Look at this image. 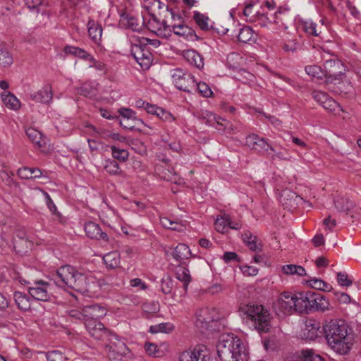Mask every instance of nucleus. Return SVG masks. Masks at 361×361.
Listing matches in <instances>:
<instances>
[{"label": "nucleus", "mask_w": 361, "mask_h": 361, "mask_svg": "<svg viewBox=\"0 0 361 361\" xmlns=\"http://www.w3.org/2000/svg\"><path fill=\"white\" fill-rule=\"evenodd\" d=\"M163 29L162 22L160 23L154 16L153 17V21H149L148 29L154 31L153 29L157 28V35L164 36V31L161 32L159 31V28Z\"/></svg>", "instance_id": "e2e57ef3"}, {"label": "nucleus", "mask_w": 361, "mask_h": 361, "mask_svg": "<svg viewBox=\"0 0 361 361\" xmlns=\"http://www.w3.org/2000/svg\"><path fill=\"white\" fill-rule=\"evenodd\" d=\"M322 281H323V280H322V279L312 278V279L305 281V284L312 288L320 290L322 288Z\"/></svg>", "instance_id": "0e129e2a"}, {"label": "nucleus", "mask_w": 361, "mask_h": 361, "mask_svg": "<svg viewBox=\"0 0 361 361\" xmlns=\"http://www.w3.org/2000/svg\"><path fill=\"white\" fill-rule=\"evenodd\" d=\"M298 293H282L276 303V307L282 313L290 314L299 312V297Z\"/></svg>", "instance_id": "9d476101"}, {"label": "nucleus", "mask_w": 361, "mask_h": 361, "mask_svg": "<svg viewBox=\"0 0 361 361\" xmlns=\"http://www.w3.org/2000/svg\"><path fill=\"white\" fill-rule=\"evenodd\" d=\"M184 56L190 63L197 68H202L204 66L203 57L195 50L187 51Z\"/></svg>", "instance_id": "473e14b6"}, {"label": "nucleus", "mask_w": 361, "mask_h": 361, "mask_svg": "<svg viewBox=\"0 0 361 361\" xmlns=\"http://www.w3.org/2000/svg\"><path fill=\"white\" fill-rule=\"evenodd\" d=\"M302 27L303 31L309 35L318 37L320 34V32L317 31V24L312 20H303L302 22Z\"/></svg>", "instance_id": "ea45409f"}, {"label": "nucleus", "mask_w": 361, "mask_h": 361, "mask_svg": "<svg viewBox=\"0 0 361 361\" xmlns=\"http://www.w3.org/2000/svg\"><path fill=\"white\" fill-rule=\"evenodd\" d=\"M324 71L326 74L325 82L326 84L335 83L338 84L337 90L333 89L332 90L336 93H347L350 91L351 87L349 85L348 81V87L345 90H343L341 86L344 85V82H341L342 76L344 75L345 68L343 63L336 59L326 60L324 64Z\"/></svg>", "instance_id": "39448f33"}, {"label": "nucleus", "mask_w": 361, "mask_h": 361, "mask_svg": "<svg viewBox=\"0 0 361 361\" xmlns=\"http://www.w3.org/2000/svg\"><path fill=\"white\" fill-rule=\"evenodd\" d=\"M174 329V326L171 323H161L158 325L152 326L150 327V331L152 333H169L172 331Z\"/></svg>", "instance_id": "49530a36"}, {"label": "nucleus", "mask_w": 361, "mask_h": 361, "mask_svg": "<svg viewBox=\"0 0 361 361\" xmlns=\"http://www.w3.org/2000/svg\"><path fill=\"white\" fill-rule=\"evenodd\" d=\"M245 142L246 145L250 149L261 154L270 155L271 152H275V149L267 142L266 139L259 137L257 134L247 135Z\"/></svg>", "instance_id": "4468645a"}, {"label": "nucleus", "mask_w": 361, "mask_h": 361, "mask_svg": "<svg viewBox=\"0 0 361 361\" xmlns=\"http://www.w3.org/2000/svg\"><path fill=\"white\" fill-rule=\"evenodd\" d=\"M338 106V104L332 97H329L322 106L329 111H334Z\"/></svg>", "instance_id": "052dcab7"}, {"label": "nucleus", "mask_w": 361, "mask_h": 361, "mask_svg": "<svg viewBox=\"0 0 361 361\" xmlns=\"http://www.w3.org/2000/svg\"><path fill=\"white\" fill-rule=\"evenodd\" d=\"M239 313L244 323L259 334L267 333L271 328V315L264 306L248 303L241 305Z\"/></svg>", "instance_id": "7ed1b4c3"}, {"label": "nucleus", "mask_w": 361, "mask_h": 361, "mask_svg": "<svg viewBox=\"0 0 361 361\" xmlns=\"http://www.w3.org/2000/svg\"><path fill=\"white\" fill-rule=\"evenodd\" d=\"M300 47V44L297 39H292L286 41L283 46V49L286 52H295Z\"/></svg>", "instance_id": "09e8293b"}, {"label": "nucleus", "mask_w": 361, "mask_h": 361, "mask_svg": "<svg viewBox=\"0 0 361 361\" xmlns=\"http://www.w3.org/2000/svg\"><path fill=\"white\" fill-rule=\"evenodd\" d=\"M305 70L307 75H311L313 78H316L317 79H326V74L324 69H322L321 67L318 66H307Z\"/></svg>", "instance_id": "58836bf2"}, {"label": "nucleus", "mask_w": 361, "mask_h": 361, "mask_svg": "<svg viewBox=\"0 0 361 361\" xmlns=\"http://www.w3.org/2000/svg\"><path fill=\"white\" fill-rule=\"evenodd\" d=\"M103 260L107 268L115 269L119 266L120 255L116 251L110 252L104 256Z\"/></svg>", "instance_id": "72a5a7b5"}, {"label": "nucleus", "mask_w": 361, "mask_h": 361, "mask_svg": "<svg viewBox=\"0 0 361 361\" xmlns=\"http://www.w3.org/2000/svg\"><path fill=\"white\" fill-rule=\"evenodd\" d=\"M163 29L161 27L159 29V32L164 31V36H170L173 32L175 35L183 37L185 39L192 38L193 36H196L195 31L190 27L184 25L181 23H172L169 25L166 19L162 20Z\"/></svg>", "instance_id": "ddd939ff"}, {"label": "nucleus", "mask_w": 361, "mask_h": 361, "mask_svg": "<svg viewBox=\"0 0 361 361\" xmlns=\"http://www.w3.org/2000/svg\"><path fill=\"white\" fill-rule=\"evenodd\" d=\"M107 313L106 307L100 304H92L84 307V314L86 320H99Z\"/></svg>", "instance_id": "412c9836"}, {"label": "nucleus", "mask_w": 361, "mask_h": 361, "mask_svg": "<svg viewBox=\"0 0 361 361\" xmlns=\"http://www.w3.org/2000/svg\"><path fill=\"white\" fill-rule=\"evenodd\" d=\"M314 99L319 103L321 106L329 99V96L324 92L319 90H314L312 92Z\"/></svg>", "instance_id": "6e6d98bb"}, {"label": "nucleus", "mask_w": 361, "mask_h": 361, "mask_svg": "<svg viewBox=\"0 0 361 361\" xmlns=\"http://www.w3.org/2000/svg\"><path fill=\"white\" fill-rule=\"evenodd\" d=\"M157 116L163 121L168 123H172L175 121L173 116L169 111H166L163 108L158 109Z\"/></svg>", "instance_id": "864d4df0"}, {"label": "nucleus", "mask_w": 361, "mask_h": 361, "mask_svg": "<svg viewBox=\"0 0 361 361\" xmlns=\"http://www.w3.org/2000/svg\"><path fill=\"white\" fill-rule=\"evenodd\" d=\"M119 114L123 117L122 120H133L136 113L128 108H121L118 110Z\"/></svg>", "instance_id": "680f3d73"}, {"label": "nucleus", "mask_w": 361, "mask_h": 361, "mask_svg": "<svg viewBox=\"0 0 361 361\" xmlns=\"http://www.w3.org/2000/svg\"><path fill=\"white\" fill-rule=\"evenodd\" d=\"M21 283L30 285L27 288L28 293L35 300H40L43 302L49 301L52 297L51 293L49 292L50 284L49 283L43 280L33 281L30 282L25 280L20 281Z\"/></svg>", "instance_id": "1a4fd4ad"}, {"label": "nucleus", "mask_w": 361, "mask_h": 361, "mask_svg": "<svg viewBox=\"0 0 361 361\" xmlns=\"http://www.w3.org/2000/svg\"><path fill=\"white\" fill-rule=\"evenodd\" d=\"M179 361H210L209 353L206 346L198 345L192 350L182 352L179 355Z\"/></svg>", "instance_id": "2eb2a0df"}, {"label": "nucleus", "mask_w": 361, "mask_h": 361, "mask_svg": "<svg viewBox=\"0 0 361 361\" xmlns=\"http://www.w3.org/2000/svg\"><path fill=\"white\" fill-rule=\"evenodd\" d=\"M97 84L94 82H86L78 89V93L85 97L92 95L96 90Z\"/></svg>", "instance_id": "4c0bfd02"}, {"label": "nucleus", "mask_w": 361, "mask_h": 361, "mask_svg": "<svg viewBox=\"0 0 361 361\" xmlns=\"http://www.w3.org/2000/svg\"><path fill=\"white\" fill-rule=\"evenodd\" d=\"M18 176L21 179H35L42 175V172L38 168L23 167L18 170Z\"/></svg>", "instance_id": "c85d7f7f"}, {"label": "nucleus", "mask_w": 361, "mask_h": 361, "mask_svg": "<svg viewBox=\"0 0 361 361\" xmlns=\"http://www.w3.org/2000/svg\"><path fill=\"white\" fill-rule=\"evenodd\" d=\"M221 361H247L248 353L242 341L233 334L221 335L216 345Z\"/></svg>", "instance_id": "20e7f679"}, {"label": "nucleus", "mask_w": 361, "mask_h": 361, "mask_svg": "<svg viewBox=\"0 0 361 361\" xmlns=\"http://www.w3.org/2000/svg\"><path fill=\"white\" fill-rule=\"evenodd\" d=\"M63 51L66 54L73 55L79 59L86 61H93V56L87 52L85 49L78 47L66 45L63 48Z\"/></svg>", "instance_id": "a878e982"}, {"label": "nucleus", "mask_w": 361, "mask_h": 361, "mask_svg": "<svg viewBox=\"0 0 361 361\" xmlns=\"http://www.w3.org/2000/svg\"><path fill=\"white\" fill-rule=\"evenodd\" d=\"M167 11L169 13L171 16V18L172 20V23H178L177 21L179 23L182 22V16L180 13H176L173 8H169L167 7Z\"/></svg>", "instance_id": "69168bd1"}, {"label": "nucleus", "mask_w": 361, "mask_h": 361, "mask_svg": "<svg viewBox=\"0 0 361 361\" xmlns=\"http://www.w3.org/2000/svg\"><path fill=\"white\" fill-rule=\"evenodd\" d=\"M105 349L111 360L118 361L130 354L124 339L111 332L105 341Z\"/></svg>", "instance_id": "6e6552de"}, {"label": "nucleus", "mask_w": 361, "mask_h": 361, "mask_svg": "<svg viewBox=\"0 0 361 361\" xmlns=\"http://www.w3.org/2000/svg\"><path fill=\"white\" fill-rule=\"evenodd\" d=\"M26 135L30 141L37 147L40 148L44 144L42 140V135L37 130L30 128L26 130Z\"/></svg>", "instance_id": "f704fd0d"}, {"label": "nucleus", "mask_w": 361, "mask_h": 361, "mask_svg": "<svg viewBox=\"0 0 361 361\" xmlns=\"http://www.w3.org/2000/svg\"><path fill=\"white\" fill-rule=\"evenodd\" d=\"M323 335L328 345L340 355L348 354L353 346L348 326L342 320H331L323 324Z\"/></svg>", "instance_id": "f03ea898"}, {"label": "nucleus", "mask_w": 361, "mask_h": 361, "mask_svg": "<svg viewBox=\"0 0 361 361\" xmlns=\"http://www.w3.org/2000/svg\"><path fill=\"white\" fill-rule=\"evenodd\" d=\"M130 52L137 63L143 68L148 69L152 63L153 55L149 51L147 44H132Z\"/></svg>", "instance_id": "f8f14e48"}, {"label": "nucleus", "mask_w": 361, "mask_h": 361, "mask_svg": "<svg viewBox=\"0 0 361 361\" xmlns=\"http://www.w3.org/2000/svg\"><path fill=\"white\" fill-rule=\"evenodd\" d=\"M334 294L340 302L347 304L350 302V298L347 293H341V292H335Z\"/></svg>", "instance_id": "338daca9"}, {"label": "nucleus", "mask_w": 361, "mask_h": 361, "mask_svg": "<svg viewBox=\"0 0 361 361\" xmlns=\"http://www.w3.org/2000/svg\"><path fill=\"white\" fill-rule=\"evenodd\" d=\"M68 314L71 318L75 319L78 321H83L84 322L86 321V317L84 314V307L82 310H79L77 309H72L68 312Z\"/></svg>", "instance_id": "4d7b16f0"}, {"label": "nucleus", "mask_w": 361, "mask_h": 361, "mask_svg": "<svg viewBox=\"0 0 361 361\" xmlns=\"http://www.w3.org/2000/svg\"><path fill=\"white\" fill-rule=\"evenodd\" d=\"M94 277L87 271H82L71 265L60 267L52 275L54 283L63 288H70L75 291L85 293L94 283Z\"/></svg>", "instance_id": "f257e3e1"}, {"label": "nucleus", "mask_w": 361, "mask_h": 361, "mask_svg": "<svg viewBox=\"0 0 361 361\" xmlns=\"http://www.w3.org/2000/svg\"><path fill=\"white\" fill-rule=\"evenodd\" d=\"M299 312H309L312 310L322 312L329 309V303L320 293L312 291L298 293Z\"/></svg>", "instance_id": "423d86ee"}, {"label": "nucleus", "mask_w": 361, "mask_h": 361, "mask_svg": "<svg viewBox=\"0 0 361 361\" xmlns=\"http://www.w3.org/2000/svg\"><path fill=\"white\" fill-rule=\"evenodd\" d=\"M334 204L340 212L347 213L353 207V203L348 197L338 196L334 199Z\"/></svg>", "instance_id": "7c9ffc66"}, {"label": "nucleus", "mask_w": 361, "mask_h": 361, "mask_svg": "<svg viewBox=\"0 0 361 361\" xmlns=\"http://www.w3.org/2000/svg\"><path fill=\"white\" fill-rule=\"evenodd\" d=\"M337 281L342 287H349L353 284V280L345 272L337 273Z\"/></svg>", "instance_id": "3c124183"}, {"label": "nucleus", "mask_w": 361, "mask_h": 361, "mask_svg": "<svg viewBox=\"0 0 361 361\" xmlns=\"http://www.w3.org/2000/svg\"><path fill=\"white\" fill-rule=\"evenodd\" d=\"M193 19L202 30H209L210 29L209 25V18L207 16L195 11H194Z\"/></svg>", "instance_id": "c9c22d12"}, {"label": "nucleus", "mask_w": 361, "mask_h": 361, "mask_svg": "<svg viewBox=\"0 0 361 361\" xmlns=\"http://www.w3.org/2000/svg\"><path fill=\"white\" fill-rule=\"evenodd\" d=\"M238 255L233 252H226L223 256V259L226 262H229L231 261H238Z\"/></svg>", "instance_id": "774afa93"}, {"label": "nucleus", "mask_w": 361, "mask_h": 361, "mask_svg": "<svg viewBox=\"0 0 361 361\" xmlns=\"http://www.w3.org/2000/svg\"><path fill=\"white\" fill-rule=\"evenodd\" d=\"M197 116L200 119H201L204 123L209 126H214L215 123L218 125H223L220 121H224V118L216 116L213 113L209 111H200L198 112Z\"/></svg>", "instance_id": "cd10ccee"}, {"label": "nucleus", "mask_w": 361, "mask_h": 361, "mask_svg": "<svg viewBox=\"0 0 361 361\" xmlns=\"http://www.w3.org/2000/svg\"><path fill=\"white\" fill-rule=\"evenodd\" d=\"M259 11L254 9V3L252 1L247 4L243 8V15L246 18V20L249 22H256V17Z\"/></svg>", "instance_id": "e433bc0d"}, {"label": "nucleus", "mask_w": 361, "mask_h": 361, "mask_svg": "<svg viewBox=\"0 0 361 361\" xmlns=\"http://www.w3.org/2000/svg\"><path fill=\"white\" fill-rule=\"evenodd\" d=\"M3 101L6 106L10 107L11 109L17 110L20 108V102L12 94H8L4 98H3Z\"/></svg>", "instance_id": "a18cd8bd"}, {"label": "nucleus", "mask_w": 361, "mask_h": 361, "mask_svg": "<svg viewBox=\"0 0 361 361\" xmlns=\"http://www.w3.org/2000/svg\"><path fill=\"white\" fill-rule=\"evenodd\" d=\"M195 326L202 333L219 331L221 323L216 310L207 307L200 310L196 314Z\"/></svg>", "instance_id": "0eeeda50"}, {"label": "nucleus", "mask_w": 361, "mask_h": 361, "mask_svg": "<svg viewBox=\"0 0 361 361\" xmlns=\"http://www.w3.org/2000/svg\"><path fill=\"white\" fill-rule=\"evenodd\" d=\"M30 97L34 102L49 104L53 98L52 87L49 84L45 85L37 92L30 94Z\"/></svg>", "instance_id": "aec40b11"}, {"label": "nucleus", "mask_w": 361, "mask_h": 361, "mask_svg": "<svg viewBox=\"0 0 361 361\" xmlns=\"http://www.w3.org/2000/svg\"><path fill=\"white\" fill-rule=\"evenodd\" d=\"M175 272L176 279L183 283L184 289L186 290L192 279L186 263H179L175 268Z\"/></svg>", "instance_id": "5701e85b"}, {"label": "nucleus", "mask_w": 361, "mask_h": 361, "mask_svg": "<svg viewBox=\"0 0 361 361\" xmlns=\"http://www.w3.org/2000/svg\"><path fill=\"white\" fill-rule=\"evenodd\" d=\"M13 298L17 307L20 310L27 311L30 310L31 299L25 293L20 291H16L13 293Z\"/></svg>", "instance_id": "bb28decb"}, {"label": "nucleus", "mask_w": 361, "mask_h": 361, "mask_svg": "<svg viewBox=\"0 0 361 361\" xmlns=\"http://www.w3.org/2000/svg\"><path fill=\"white\" fill-rule=\"evenodd\" d=\"M84 230L87 237L103 242H108L107 234L102 231L99 224L93 221H88L84 225Z\"/></svg>", "instance_id": "a211bd4d"}, {"label": "nucleus", "mask_w": 361, "mask_h": 361, "mask_svg": "<svg viewBox=\"0 0 361 361\" xmlns=\"http://www.w3.org/2000/svg\"><path fill=\"white\" fill-rule=\"evenodd\" d=\"M160 222L164 228L174 231H178L180 226L177 221H172L167 217H161Z\"/></svg>", "instance_id": "603ef678"}, {"label": "nucleus", "mask_w": 361, "mask_h": 361, "mask_svg": "<svg viewBox=\"0 0 361 361\" xmlns=\"http://www.w3.org/2000/svg\"><path fill=\"white\" fill-rule=\"evenodd\" d=\"M320 329L319 322L313 319H308L306 321L305 327L302 330L301 336L306 340L314 341L322 334H323V329L321 330Z\"/></svg>", "instance_id": "f3484780"}, {"label": "nucleus", "mask_w": 361, "mask_h": 361, "mask_svg": "<svg viewBox=\"0 0 361 361\" xmlns=\"http://www.w3.org/2000/svg\"><path fill=\"white\" fill-rule=\"evenodd\" d=\"M111 149L114 160L124 162L128 159L129 153L126 149H119L114 145L111 147Z\"/></svg>", "instance_id": "a19ab883"}, {"label": "nucleus", "mask_w": 361, "mask_h": 361, "mask_svg": "<svg viewBox=\"0 0 361 361\" xmlns=\"http://www.w3.org/2000/svg\"><path fill=\"white\" fill-rule=\"evenodd\" d=\"M172 79L175 86L180 90L191 92L196 89L195 80L189 73H185L180 68L172 71Z\"/></svg>", "instance_id": "9b49d317"}, {"label": "nucleus", "mask_w": 361, "mask_h": 361, "mask_svg": "<svg viewBox=\"0 0 361 361\" xmlns=\"http://www.w3.org/2000/svg\"><path fill=\"white\" fill-rule=\"evenodd\" d=\"M120 23L123 27L131 29L133 31L140 32L142 30L143 20L141 22L134 16L126 13L121 16Z\"/></svg>", "instance_id": "b1692460"}, {"label": "nucleus", "mask_w": 361, "mask_h": 361, "mask_svg": "<svg viewBox=\"0 0 361 361\" xmlns=\"http://www.w3.org/2000/svg\"><path fill=\"white\" fill-rule=\"evenodd\" d=\"M104 170L111 176H123L124 173L120 169L118 162L114 159H108L104 164Z\"/></svg>", "instance_id": "c756f323"}, {"label": "nucleus", "mask_w": 361, "mask_h": 361, "mask_svg": "<svg viewBox=\"0 0 361 361\" xmlns=\"http://www.w3.org/2000/svg\"><path fill=\"white\" fill-rule=\"evenodd\" d=\"M172 281L169 277L166 279H162L161 281V290L164 294H169L172 290Z\"/></svg>", "instance_id": "13d9d810"}, {"label": "nucleus", "mask_w": 361, "mask_h": 361, "mask_svg": "<svg viewBox=\"0 0 361 361\" xmlns=\"http://www.w3.org/2000/svg\"><path fill=\"white\" fill-rule=\"evenodd\" d=\"M13 62L11 54L6 49L0 48V66L8 67Z\"/></svg>", "instance_id": "79ce46f5"}, {"label": "nucleus", "mask_w": 361, "mask_h": 361, "mask_svg": "<svg viewBox=\"0 0 361 361\" xmlns=\"http://www.w3.org/2000/svg\"><path fill=\"white\" fill-rule=\"evenodd\" d=\"M284 14V13H282L279 10L276 11L273 15H269L268 13H265L263 11H259L256 16L257 18L255 23H258L262 27L267 26L268 23H274L276 25H283L281 16Z\"/></svg>", "instance_id": "6ab92c4d"}, {"label": "nucleus", "mask_w": 361, "mask_h": 361, "mask_svg": "<svg viewBox=\"0 0 361 361\" xmlns=\"http://www.w3.org/2000/svg\"><path fill=\"white\" fill-rule=\"evenodd\" d=\"M46 358L47 361H64L68 360L64 353L59 350L48 351L46 353Z\"/></svg>", "instance_id": "c03bdc74"}, {"label": "nucleus", "mask_w": 361, "mask_h": 361, "mask_svg": "<svg viewBox=\"0 0 361 361\" xmlns=\"http://www.w3.org/2000/svg\"><path fill=\"white\" fill-rule=\"evenodd\" d=\"M146 352L154 357H160L164 355L163 351L158 348V346L152 343H147L145 345Z\"/></svg>", "instance_id": "8fccbe9b"}, {"label": "nucleus", "mask_w": 361, "mask_h": 361, "mask_svg": "<svg viewBox=\"0 0 361 361\" xmlns=\"http://www.w3.org/2000/svg\"><path fill=\"white\" fill-rule=\"evenodd\" d=\"M171 255L173 259L178 262L188 259L191 256V252L188 245L179 243L173 250Z\"/></svg>", "instance_id": "393cba45"}, {"label": "nucleus", "mask_w": 361, "mask_h": 361, "mask_svg": "<svg viewBox=\"0 0 361 361\" xmlns=\"http://www.w3.org/2000/svg\"><path fill=\"white\" fill-rule=\"evenodd\" d=\"M273 152V154L271 157V159L272 160H275V159H278L280 160L289 161L291 159L290 154L288 153V152L286 149H283L279 152H276L275 150V152Z\"/></svg>", "instance_id": "5fc2aeb1"}, {"label": "nucleus", "mask_w": 361, "mask_h": 361, "mask_svg": "<svg viewBox=\"0 0 361 361\" xmlns=\"http://www.w3.org/2000/svg\"><path fill=\"white\" fill-rule=\"evenodd\" d=\"M84 324L90 335L97 340L104 341L111 333L99 320L88 319Z\"/></svg>", "instance_id": "dca6fc26"}, {"label": "nucleus", "mask_w": 361, "mask_h": 361, "mask_svg": "<svg viewBox=\"0 0 361 361\" xmlns=\"http://www.w3.org/2000/svg\"><path fill=\"white\" fill-rule=\"evenodd\" d=\"M88 35L96 44H99L102 35V25L92 19H90L87 24Z\"/></svg>", "instance_id": "4be33fe9"}, {"label": "nucleus", "mask_w": 361, "mask_h": 361, "mask_svg": "<svg viewBox=\"0 0 361 361\" xmlns=\"http://www.w3.org/2000/svg\"><path fill=\"white\" fill-rule=\"evenodd\" d=\"M230 221V215L224 213L218 216L214 222L215 229L221 233H225L228 231V224Z\"/></svg>", "instance_id": "2f4dec72"}, {"label": "nucleus", "mask_w": 361, "mask_h": 361, "mask_svg": "<svg viewBox=\"0 0 361 361\" xmlns=\"http://www.w3.org/2000/svg\"><path fill=\"white\" fill-rule=\"evenodd\" d=\"M25 4L30 10L35 11L39 13V8L42 4L44 0H24Z\"/></svg>", "instance_id": "bf43d9fd"}, {"label": "nucleus", "mask_w": 361, "mask_h": 361, "mask_svg": "<svg viewBox=\"0 0 361 361\" xmlns=\"http://www.w3.org/2000/svg\"><path fill=\"white\" fill-rule=\"evenodd\" d=\"M252 30L250 27L245 26L240 30L238 35V39L240 42L247 43L252 39Z\"/></svg>", "instance_id": "37998d69"}, {"label": "nucleus", "mask_w": 361, "mask_h": 361, "mask_svg": "<svg viewBox=\"0 0 361 361\" xmlns=\"http://www.w3.org/2000/svg\"><path fill=\"white\" fill-rule=\"evenodd\" d=\"M196 89L194 91L197 90L202 97H210L213 94V92L212 91L209 86L203 82H196Z\"/></svg>", "instance_id": "de8ad7c7"}]
</instances>
